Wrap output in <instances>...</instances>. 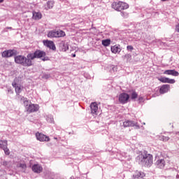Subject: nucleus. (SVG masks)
Returning <instances> with one entry per match:
<instances>
[{
	"label": "nucleus",
	"instance_id": "423d86ee",
	"mask_svg": "<svg viewBox=\"0 0 179 179\" xmlns=\"http://www.w3.org/2000/svg\"><path fill=\"white\" fill-rule=\"evenodd\" d=\"M123 127L127 128V127H135L136 129H139L140 127L138 125V122L133 120H126L123 122Z\"/></svg>",
	"mask_w": 179,
	"mask_h": 179
},
{
	"label": "nucleus",
	"instance_id": "2eb2a0df",
	"mask_svg": "<svg viewBox=\"0 0 179 179\" xmlns=\"http://www.w3.org/2000/svg\"><path fill=\"white\" fill-rule=\"evenodd\" d=\"M32 171H34V173H36L37 174H40V173L43 171V167L40 166V164H34L32 166Z\"/></svg>",
	"mask_w": 179,
	"mask_h": 179
},
{
	"label": "nucleus",
	"instance_id": "f8f14e48",
	"mask_svg": "<svg viewBox=\"0 0 179 179\" xmlns=\"http://www.w3.org/2000/svg\"><path fill=\"white\" fill-rule=\"evenodd\" d=\"M155 166L157 169H164L166 161L164 159H158L155 163Z\"/></svg>",
	"mask_w": 179,
	"mask_h": 179
},
{
	"label": "nucleus",
	"instance_id": "f3484780",
	"mask_svg": "<svg viewBox=\"0 0 179 179\" xmlns=\"http://www.w3.org/2000/svg\"><path fill=\"white\" fill-rule=\"evenodd\" d=\"M110 50L113 54H117V52H121V48L120 45H115L110 48Z\"/></svg>",
	"mask_w": 179,
	"mask_h": 179
},
{
	"label": "nucleus",
	"instance_id": "7c9ffc66",
	"mask_svg": "<svg viewBox=\"0 0 179 179\" xmlns=\"http://www.w3.org/2000/svg\"><path fill=\"white\" fill-rule=\"evenodd\" d=\"M124 58L127 59V62H129V61H131V59L132 58V55H131V54H127L124 55Z\"/></svg>",
	"mask_w": 179,
	"mask_h": 179
},
{
	"label": "nucleus",
	"instance_id": "58836bf2",
	"mask_svg": "<svg viewBox=\"0 0 179 179\" xmlns=\"http://www.w3.org/2000/svg\"><path fill=\"white\" fill-rule=\"evenodd\" d=\"M176 31L179 33V24L176 26Z\"/></svg>",
	"mask_w": 179,
	"mask_h": 179
},
{
	"label": "nucleus",
	"instance_id": "5701e85b",
	"mask_svg": "<svg viewBox=\"0 0 179 179\" xmlns=\"http://www.w3.org/2000/svg\"><path fill=\"white\" fill-rule=\"evenodd\" d=\"M48 37L50 38H57V30H52L48 32Z\"/></svg>",
	"mask_w": 179,
	"mask_h": 179
},
{
	"label": "nucleus",
	"instance_id": "c756f323",
	"mask_svg": "<svg viewBox=\"0 0 179 179\" xmlns=\"http://www.w3.org/2000/svg\"><path fill=\"white\" fill-rule=\"evenodd\" d=\"M2 164H3V166H4L5 167H7L8 169H9V167H10V166H11L10 162H6V161L3 162Z\"/></svg>",
	"mask_w": 179,
	"mask_h": 179
},
{
	"label": "nucleus",
	"instance_id": "4c0bfd02",
	"mask_svg": "<svg viewBox=\"0 0 179 179\" xmlns=\"http://www.w3.org/2000/svg\"><path fill=\"white\" fill-rule=\"evenodd\" d=\"M138 100H139V101H143V97L140 96V97L138 98Z\"/></svg>",
	"mask_w": 179,
	"mask_h": 179
},
{
	"label": "nucleus",
	"instance_id": "79ce46f5",
	"mask_svg": "<svg viewBox=\"0 0 179 179\" xmlns=\"http://www.w3.org/2000/svg\"><path fill=\"white\" fill-rule=\"evenodd\" d=\"M3 2V0H0V3Z\"/></svg>",
	"mask_w": 179,
	"mask_h": 179
},
{
	"label": "nucleus",
	"instance_id": "f257e3e1",
	"mask_svg": "<svg viewBox=\"0 0 179 179\" xmlns=\"http://www.w3.org/2000/svg\"><path fill=\"white\" fill-rule=\"evenodd\" d=\"M136 161L141 166L150 167L153 164V155L148 154V151H143L136 157Z\"/></svg>",
	"mask_w": 179,
	"mask_h": 179
},
{
	"label": "nucleus",
	"instance_id": "4468645a",
	"mask_svg": "<svg viewBox=\"0 0 179 179\" xmlns=\"http://www.w3.org/2000/svg\"><path fill=\"white\" fill-rule=\"evenodd\" d=\"M159 80L160 82H162V83H176V80L174 79H170L169 78H166V77H162L160 78H159Z\"/></svg>",
	"mask_w": 179,
	"mask_h": 179
},
{
	"label": "nucleus",
	"instance_id": "e433bc0d",
	"mask_svg": "<svg viewBox=\"0 0 179 179\" xmlns=\"http://www.w3.org/2000/svg\"><path fill=\"white\" fill-rule=\"evenodd\" d=\"M112 71H113V72H115V71H117V67L113 66L112 67Z\"/></svg>",
	"mask_w": 179,
	"mask_h": 179
},
{
	"label": "nucleus",
	"instance_id": "2f4dec72",
	"mask_svg": "<svg viewBox=\"0 0 179 179\" xmlns=\"http://www.w3.org/2000/svg\"><path fill=\"white\" fill-rule=\"evenodd\" d=\"M3 150L4 151L5 155H9L10 153V152H9V149H8V147H6V148H4Z\"/></svg>",
	"mask_w": 179,
	"mask_h": 179
},
{
	"label": "nucleus",
	"instance_id": "f704fd0d",
	"mask_svg": "<svg viewBox=\"0 0 179 179\" xmlns=\"http://www.w3.org/2000/svg\"><path fill=\"white\" fill-rule=\"evenodd\" d=\"M127 48L128 51H132V50H134V47L132 45H127Z\"/></svg>",
	"mask_w": 179,
	"mask_h": 179
},
{
	"label": "nucleus",
	"instance_id": "dca6fc26",
	"mask_svg": "<svg viewBox=\"0 0 179 179\" xmlns=\"http://www.w3.org/2000/svg\"><path fill=\"white\" fill-rule=\"evenodd\" d=\"M170 90V85H164L159 89V93L161 94H164V93H167Z\"/></svg>",
	"mask_w": 179,
	"mask_h": 179
},
{
	"label": "nucleus",
	"instance_id": "c9c22d12",
	"mask_svg": "<svg viewBox=\"0 0 179 179\" xmlns=\"http://www.w3.org/2000/svg\"><path fill=\"white\" fill-rule=\"evenodd\" d=\"M162 139L163 141H164V142H167V141H169L170 138L167 136H163Z\"/></svg>",
	"mask_w": 179,
	"mask_h": 179
},
{
	"label": "nucleus",
	"instance_id": "72a5a7b5",
	"mask_svg": "<svg viewBox=\"0 0 179 179\" xmlns=\"http://www.w3.org/2000/svg\"><path fill=\"white\" fill-rule=\"evenodd\" d=\"M47 121L48 122H50V124H52V122H54V118L52 117H47Z\"/></svg>",
	"mask_w": 179,
	"mask_h": 179
},
{
	"label": "nucleus",
	"instance_id": "ddd939ff",
	"mask_svg": "<svg viewBox=\"0 0 179 179\" xmlns=\"http://www.w3.org/2000/svg\"><path fill=\"white\" fill-rule=\"evenodd\" d=\"M17 169H20L22 173H26V169H27V166L26 165L25 162H18L17 164Z\"/></svg>",
	"mask_w": 179,
	"mask_h": 179
},
{
	"label": "nucleus",
	"instance_id": "a211bd4d",
	"mask_svg": "<svg viewBox=\"0 0 179 179\" xmlns=\"http://www.w3.org/2000/svg\"><path fill=\"white\" fill-rule=\"evenodd\" d=\"M143 177H145V173L141 171H136L135 174L133 175V178L134 179L143 178Z\"/></svg>",
	"mask_w": 179,
	"mask_h": 179
},
{
	"label": "nucleus",
	"instance_id": "6e6552de",
	"mask_svg": "<svg viewBox=\"0 0 179 179\" xmlns=\"http://www.w3.org/2000/svg\"><path fill=\"white\" fill-rule=\"evenodd\" d=\"M36 137L38 141H40V142H48V141H50V137L41 133H36Z\"/></svg>",
	"mask_w": 179,
	"mask_h": 179
},
{
	"label": "nucleus",
	"instance_id": "0eeeda50",
	"mask_svg": "<svg viewBox=\"0 0 179 179\" xmlns=\"http://www.w3.org/2000/svg\"><path fill=\"white\" fill-rule=\"evenodd\" d=\"M128 100H129V94L122 93L119 95V101L122 104H126V103H128Z\"/></svg>",
	"mask_w": 179,
	"mask_h": 179
},
{
	"label": "nucleus",
	"instance_id": "a19ab883",
	"mask_svg": "<svg viewBox=\"0 0 179 179\" xmlns=\"http://www.w3.org/2000/svg\"><path fill=\"white\" fill-rule=\"evenodd\" d=\"M43 61H47V59L44 58V59H42Z\"/></svg>",
	"mask_w": 179,
	"mask_h": 179
},
{
	"label": "nucleus",
	"instance_id": "412c9836",
	"mask_svg": "<svg viewBox=\"0 0 179 179\" xmlns=\"http://www.w3.org/2000/svg\"><path fill=\"white\" fill-rule=\"evenodd\" d=\"M32 17L34 20H40L42 17L41 13L34 11Z\"/></svg>",
	"mask_w": 179,
	"mask_h": 179
},
{
	"label": "nucleus",
	"instance_id": "f03ea898",
	"mask_svg": "<svg viewBox=\"0 0 179 179\" xmlns=\"http://www.w3.org/2000/svg\"><path fill=\"white\" fill-rule=\"evenodd\" d=\"M15 64L22 65V66L29 67L33 65V61H31L30 57H29V54L27 55V57H24L23 55L15 56Z\"/></svg>",
	"mask_w": 179,
	"mask_h": 179
},
{
	"label": "nucleus",
	"instance_id": "a878e982",
	"mask_svg": "<svg viewBox=\"0 0 179 179\" xmlns=\"http://www.w3.org/2000/svg\"><path fill=\"white\" fill-rule=\"evenodd\" d=\"M110 44H111V40L110 39L102 40V45H103L104 47H108Z\"/></svg>",
	"mask_w": 179,
	"mask_h": 179
},
{
	"label": "nucleus",
	"instance_id": "ea45409f",
	"mask_svg": "<svg viewBox=\"0 0 179 179\" xmlns=\"http://www.w3.org/2000/svg\"><path fill=\"white\" fill-rule=\"evenodd\" d=\"M75 57H76V55L73 54V57L75 58Z\"/></svg>",
	"mask_w": 179,
	"mask_h": 179
},
{
	"label": "nucleus",
	"instance_id": "1a4fd4ad",
	"mask_svg": "<svg viewBox=\"0 0 179 179\" xmlns=\"http://www.w3.org/2000/svg\"><path fill=\"white\" fill-rule=\"evenodd\" d=\"M26 110L27 113H36L38 111V105L31 103L27 107Z\"/></svg>",
	"mask_w": 179,
	"mask_h": 179
},
{
	"label": "nucleus",
	"instance_id": "37998d69",
	"mask_svg": "<svg viewBox=\"0 0 179 179\" xmlns=\"http://www.w3.org/2000/svg\"><path fill=\"white\" fill-rule=\"evenodd\" d=\"M8 29H10L11 30L12 27H8Z\"/></svg>",
	"mask_w": 179,
	"mask_h": 179
},
{
	"label": "nucleus",
	"instance_id": "cd10ccee",
	"mask_svg": "<svg viewBox=\"0 0 179 179\" xmlns=\"http://www.w3.org/2000/svg\"><path fill=\"white\" fill-rule=\"evenodd\" d=\"M131 100H135V99H138V94L135 91H132L131 94Z\"/></svg>",
	"mask_w": 179,
	"mask_h": 179
},
{
	"label": "nucleus",
	"instance_id": "a18cd8bd",
	"mask_svg": "<svg viewBox=\"0 0 179 179\" xmlns=\"http://www.w3.org/2000/svg\"><path fill=\"white\" fill-rule=\"evenodd\" d=\"M52 179H54V178H52Z\"/></svg>",
	"mask_w": 179,
	"mask_h": 179
},
{
	"label": "nucleus",
	"instance_id": "7ed1b4c3",
	"mask_svg": "<svg viewBox=\"0 0 179 179\" xmlns=\"http://www.w3.org/2000/svg\"><path fill=\"white\" fill-rule=\"evenodd\" d=\"M112 8L115 9V10L121 12V10H124V9H128L129 6L127 3L119 1L118 3H112Z\"/></svg>",
	"mask_w": 179,
	"mask_h": 179
},
{
	"label": "nucleus",
	"instance_id": "4be33fe9",
	"mask_svg": "<svg viewBox=\"0 0 179 179\" xmlns=\"http://www.w3.org/2000/svg\"><path fill=\"white\" fill-rule=\"evenodd\" d=\"M12 85H13V87H15V92L17 94H19V93H20V92H22V88H20V86L19 85H17L16 83V82H15V80L12 83Z\"/></svg>",
	"mask_w": 179,
	"mask_h": 179
},
{
	"label": "nucleus",
	"instance_id": "473e14b6",
	"mask_svg": "<svg viewBox=\"0 0 179 179\" xmlns=\"http://www.w3.org/2000/svg\"><path fill=\"white\" fill-rule=\"evenodd\" d=\"M43 79H50V78H51V75L50 74H43Z\"/></svg>",
	"mask_w": 179,
	"mask_h": 179
},
{
	"label": "nucleus",
	"instance_id": "393cba45",
	"mask_svg": "<svg viewBox=\"0 0 179 179\" xmlns=\"http://www.w3.org/2000/svg\"><path fill=\"white\" fill-rule=\"evenodd\" d=\"M6 147H8V141H0V149L4 150Z\"/></svg>",
	"mask_w": 179,
	"mask_h": 179
},
{
	"label": "nucleus",
	"instance_id": "c03bdc74",
	"mask_svg": "<svg viewBox=\"0 0 179 179\" xmlns=\"http://www.w3.org/2000/svg\"><path fill=\"white\" fill-rule=\"evenodd\" d=\"M55 139H57V138H55Z\"/></svg>",
	"mask_w": 179,
	"mask_h": 179
},
{
	"label": "nucleus",
	"instance_id": "c85d7f7f",
	"mask_svg": "<svg viewBox=\"0 0 179 179\" xmlns=\"http://www.w3.org/2000/svg\"><path fill=\"white\" fill-rule=\"evenodd\" d=\"M62 50L63 51H67V50H69V45L68 43H62Z\"/></svg>",
	"mask_w": 179,
	"mask_h": 179
},
{
	"label": "nucleus",
	"instance_id": "9b49d317",
	"mask_svg": "<svg viewBox=\"0 0 179 179\" xmlns=\"http://www.w3.org/2000/svg\"><path fill=\"white\" fill-rule=\"evenodd\" d=\"M91 113L93 115H97V110H99V106L97 103L93 102L90 105Z\"/></svg>",
	"mask_w": 179,
	"mask_h": 179
},
{
	"label": "nucleus",
	"instance_id": "20e7f679",
	"mask_svg": "<svg viewBox=\"0 0 179 179\" xmlns=\"http://www.w3.org/2000/svg\"><path fill=\"white\" fill-rule=\"evenodd\" d=\"M28 57L30 58L31 61L35 59V58H44L47 54L45 52L42 50H36L34 53H29Z\"/></svg>",
	"mask_w": 179,
	"mask_h": 179
},
{
	"label": "nucleus",
	"instance_id": "b1692460",
	"mask_svg": "<svg viewBox=\"0 0 179 179\" xmlns=\"http://www.w3.org/2000/svg\"><path fill=\"white\" fill-rule=\"evenodd\" d=\"M65 32L62 30H56V38L65 37Z\"/></svg>",
	"mask_w": 179,
	"mask_h": 179
},
{
	"label": "nucleus",
	"instance_id": "6ab92c4d",
	"mask_svg": "<svg viewBox=\"0 0 179 179\" xmlns=\"http://www.w3.org/2000/svg\"><path fill=\"white\" fill-rule=\"evenodd\" d=\"M21 103H23L26 110L27 109V107H29V106H30V104H31V103H30V101H29L27 98H24V96H22L21 98Z\"/></svg>",
	"mask_w": 179,
	"mask_h": 179
},
{
	"label": "nucleus",
	"instance_id": "9d476101",
	"mask_svg": "<svg viewBox=\"0 0 179 179\" xmlns=\"http://www.w3.org/2000/svg\"><path fill=\"white\" fill-rule=\"evenodd\" d=\"M43 44L45 45V47H48V48H50V50H53V51H55L57 50V48L55 47V44H54V42L52 41H43Z\"/></svg>",
	"mask_w": 179,
	"mask_h": 179
},
{
	"label": "nucleus",
	"instance_id": "39448f33",
	"mask_svg": "<svg viewBox=\"0 0 179 179\" xmlns=\"http://www.w3.org/2000/svg\"><path fill=\"white\" fill-rule=\"evenodd\" d=\"M17 55V51L15 50H5L1 53V56L3 58H9L10 57H13L14 55Z\"/></svg>",
	"mask_w": 179,
	"mask_h": 179
},
{
	"label": "nucleus",
	"instance_id": "aec40b11",
	"mask_svg": "<svg viewBox=\"0 0 179 179\" xmlns=\"http://www.w3.org/2000/svg\"><path fill=\"white\" fill-rule=\"evenodd\" d=\"M164 73L166 75H172V76H178L179 73L176 71V70H166Z\"/></svg>",
	"mask_w": 179,
	"mask_h": 179
},
{
	"label": "nucleus",
	"instance_id": "bb28decb",
	"mask_svg": "<svg viewBox=\"0 0 179 179\" xmlns=\"http://www.w3.org/2000/svg\"><path fill=\"white\" fill-rule=\"evenodd\" d=\"M47 6H48L47 9H52V8L54 7V1L52 0L48 1Z\"/></svg>",
	"mask_w": 179,
	"mask_h": 179
}]
</instances>
